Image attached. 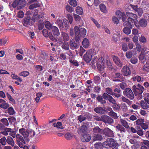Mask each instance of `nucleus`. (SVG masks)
<instances>
[{
	"label": "nucleus",
	"instance_id": "1",
	"mask_svg": "<svg viewBox=\"0 0 149 149\" xmlns=\"http://www.w3.org/2000/svg\"><path fill=\"white\" fill-rule=\"evenodd\" d=\"M75 35V40L77 42H78L80 39L81 37H83L86 34V29L83 28L80 29L77 26L74 28V30L72 28L71 29L70 31V36H73L74 33Z\"/></svg>",
	"mask_w": 149,
	"mask_h": 149
},
{
	"label": "nucleus",
	"instance_id": "2",
	"mask_svg": "<svg viewBox=\"0 0 149 149\" xmlns=\"http://www.w3.org/2000/svg\"><path fill=\"white\" fill-rule=\"evenodd\" d=\"M93 65H97L98 70L100 71H103L105 68V61L104 59L102 57L99 58H95L93 59L92 62Z\"/></svg>",
	"mask_w": 149,
	"mask_h": 149
},
{
	"label": "nucleus",
	"instance_id": "3",
	"mask_svg": "<svg viewBox=\"0 0 149 149\" xmlns=\"http://www.w3.org/2000/svg\"><path fill=\"white\" fill-rule=\"evenodd\" d=\"M139 60L145 61L149 60V50L146 47H144L142 49L141 52L139 56Z\"/></svg>",
	"mask_w": 149,
	"mask_h": 149
},
{
	"label": "nucleus",
	"instance_id": "4",
	"mask_svg": "<svg viewBox=\"0 0 149 149\" xmlns=\"http://www.w3.org/2000/svg\"><path fill=\"white\" fill-rule=\"evenodd\" d=\"M132 89L133 91L135 94H139V96L140 97V99L142 98V95L141 94L144 91V88L140 84H138L137 86L134 85L132 87Z\"/></svg>",
	"mask_w": 149,
	"mask_h": 149
},
{
	"label": "nucleus",
	"instance_id": "5",
	"mask_svg": "<svg viewBox=\"0 0 149 149\" xmlns=\"http://www.w3.org/2000/svg\"><path fill=\"white\" fill-rule=\"evenodd\" d=\"M96 54L95 51L94 49L88 50L84 56V60L87 63L91 61L92 56Z\"/></svg>",
	"mask_w": 149,
	"mask_h": 149
},
{
	"label": "nucleus",
	"instance_id": "6",
	"mask_svg": "<svg viewBox=\"0 0 149 149\" xmlns=\"http://www.w3.org/2000/svg\"><path fill=\"white\" fill-rule=\"evenodd\" d=\"M15 138L16 139L15 141L19 147L21 148H23L25 142L22 136L19 134H17Z\"/></svg>",
	"mask_w": 149,
	"mask_h": 149
},
{
	"label": "nucleus",
	"instance_id": "7",
	"mask_svg": "<svg viewBox=\"0 0 149 149\" xmlns=\"http://www.w3.org/2000/svg\"><path fill=\"white\" fill-rule=\"evenodd\" d=\"M123 94L125 96L131 100H133L134 98V94L131 89L130 88L125 89L123 92Z\"/></svg>",
	"mask_w": 149,
	"mask_h": 149
},
{
	"label": "nucleus",
	"instance_id": "8",
	"mask_svg": "<svg viewBox=\"0 0 149 149\" xmlns=\"http://www.w3.org/2000/svg\"><path fill=\"white\" fill-rule=\"evenodd\" d=\"M121 72L123 75L126 76L130 75L131 73L130 69L127 65L123 67L121 70Z\"/></svg>",
	"mask_w": 149,
	"mask_h": 149
},
{
	"label": "nucleus",
	"instance_id": "9",
	"mask_svg": "<svg viewBox=\"0 0 149 149\" xmlns=\"http://www.w3.org/2000/svg\"><path fill=\"white\" fill-rule=\"evenodd\" d=\"M128 17L127 20L129 22H130V24L133 23L134 20H136L137 19V16L135 14H133L131 13H126Z\"/></svg>",
	"mask_w": 149,
	"mask_h": 149
},
{
	"label": "nucleus",
	"instance_id": "10",
	"mask_svg": "<svg viewBox=\"0 0 149 149\" xmlns=\"http://www.w3.org/2000/svg\"><path fill=\"white\" fill-rule=\"evenodd\" d=\"M61 35L63 39L61 38L58 39V41L59 43H61L63 42V40L65 42L68 41L69 39L68 34L64 32H62L61 33Z\"/></svg>",
	"mask_w": 149,
	"mask_h": 149
},
{
	"label": "nucleus",
	"instance_id": "11",
	"mask_svg": "<svg viewBox=\"0 0 149 149\" xmlns=\"http://www.w3.org/2000/svg\"><path fill=\"white\" fill-rule=\"evenodd\" d=\"M42 33L45 37H49L51 40L54 41H56L57 40L56 39L53 37L51 33L48 32L46 29H44L42 31Z\"/></svg>",
	"mask_w": 149,
	"mask_h": 149
},
{
	"label": "nucleus",
	"instance_id": "12",
	"mask_svg": "<svg viewBox=\"0 0 149 149\" xmlns=\"http://www.w3.org/2000/svg\"><path fill=\"white\" fill-rule=\"evenodd\" d=\"M114 140L111 138H109L107 139V140L103 143L104 146L107 148L108 147H111L112 146Z\"/></svg>",
	"mask_w": 149,
	"mask_h": 149
},
{
	"label": "nucleus",
	"instance_id": "13",
	"mask_svg": "<svg viewBox=\"0 0 149 149\" xmlns=\"http://www.w3.org/2000/svg\"><path fill=\"white\" fill-rule=\"evenodd\" d=\"M113 60L115 63L118 67H121L123 65L119 58L117 56H113L112 57Z\"/></svg>",
	"mask_w": 149,
	"mask_h": 149
},
{
	"label": "nucleus",
	"instance_id": "14",
	"mask_svg": "<svg viewBox=\"0 0 149 149\" xmlns=\"http://www.w3.org/2000/svg\"><path fill=\"white\" fill-rule=\"evenodd\" d=\"M22 3V1L20 0H15L12 3V6L13 8H21L23 6L22 5H21Z\"/></svg>",
	"mask_w": 149,
	"mask_h": 149
},
{
	"label": "nucleus",
	"instance_id": "15",
	"mask_svg": "<svg viewBox=\"0 0 149 149\" xmlns=\"http://www.w3.org/2000/svg\"><path fill=\"white\" fill-rule=\"evenodd\" d=\"M102 121L105 123L111 124L113 122V119L108 116H102Z\"/></svg>",
	"mask_w": 149,
	"mask_h": 149
},
{
	"label": "nucleus",
	"instance_id": "16",
	"mask_svg": "<svg viewBox=\"0 0 149 149\" xmlns=\"http://www.w3.org/2000/svg\"><path fill=\"white\" fill-rule=\"evenodd\" d=\"M141 7L144 10H149V3L147 1L143 0L141 3Z\"/></svg>",
	"mask_w": 149,
	"mask_h": 149
},
{
	"label": "nucleus",
	"instance_id": "17",
	"mask_svg": "<svg viewBox=\"0 0 149 149\" xmlns=\"http://www.w3.org/2000/svg\"><path fill=\"white\" fill-rule=\"evenodd\" d=\"M87 130V127L86 125H83L81 126L78 130L79 134H83L86 133Z\"/></svg>",
	"mask_w": 149,
	"mask_h": 149
},
{
	"label": "nucleus",
	"instance_id": "18",
	"mask_svg": "<svg viewBox=\"0 0 149 149\" xmlns=\"http://www.w3.org/2000/svg\"><path fill=\"white\" fill-rule=\"evenodd\" d=\"M81 139L82 142H88L91 139V136L89 134L86 133L82 134Z\"/></svg>",
	"mask_w": 149,
	"mask_h": 149
},
{
	"label": "nucleus",
	"instance_id": "19",
	"mask_svg": "<svg viewBox=\"0 0 149 149\" xmlns=\"http://www.w3.org/2000/svg\"><path fill=\"white\" fill-rule=\"evenodd\" d=\"M103 133L106 135L109 136H113V132L112 131L108 128H106L103 130Z\"/></svg>",
	"mask_w": 149,
	"mask_h": 149
},
{
	"label": "nucleus",
	"instance_id": "20",
	"mask_svg": "<svg viewBox=\"0 0 149 149\" xmlns=\"http://www.w3.org/2000/svg\"><path fill=\"white\" fill-rule=\"evenodd\" d=\"M19 132L23 136L24 138H27L28 137V130H26L24 128H20L19 129Z\"/></svg>",
	"mask_w": 149,
	"mask_h": 149
},
{
	"label": "nucleus",
	"instance_id": "21",
	"mask_svg": "<svg viewBox=\"0 0 149 149\" xmlns=\"http://www.w3.org/2000/svg\"><path fill=\"white\" fill-rule=\"evenodd\" d=\"M6 142L8 145L11 146L13 147L14 146L15 142L13 138L10 136H8L7 137Z\"/></svg>",
	"mask_w": 149,
	"mask_h": 149
},
{
	"label": "nucleus",
	"instance_id": "22",
	"mask_svg": "<svg viewBox=\"0 0 149 149\" xmlns=\"http://www.w3.org/2000/svg\"><path fill=\"white\" fill-rule=\"evenodd\" d=\"M52 29L53 34L55 36H58L60 34V32L58 28L56 26H53Z\"/></svg>",
	"mask_w": 149,
	"mask_h": 149
},
{
	"label": "nucleus",
	"instance_id": "23",
	"mask_svg": "<svg viewBox=\"0 0 149 149\" xmlns=\"http://www.w3.org/2000/svg\"><path fill=\"white\" fill-rule=\"evenodd\" d=\"M70 43L71 48L72 49L77 48L79 47V45L78 43H75L73 40H70Z\"/></svg>",
	"mask_w": 149,
	"mask_h": 149
},
{
	"label": "nucleus",
	"instance_id": "24",
	"mask_svg": "<svg viewBox=\"0 0 149 149\" xmlns=\"http://www.w3.org/2000/svg\"><path fill=\"white\" fill-rule=\"evenodd\" d=\"M132 79L133 81H136L138 82H142L144 81L143 78L139 76L133 77L132 78Z\"/></svg>",
	"mask_w": 149,
	"mask_h": 149
},
{
	"label": "nucleus",
	"instance_id": "25",
	"mask_svg": "<svg viewBox=\"0 0 149 149\" xmlns=\"http://www.w3.org/2000/svg\"><path fill=\"white\" fill-rule=\"evenodd\" d=\"M94 111L97 113L103 114L104 113L105 111L102 107H96L94 109Z\"/></svg>",
	"mask_w": 149,
	"mask_h": 149
},
{
	"label": "nucleus",
	"instance_id": "26",
	"mask_svg": "<svg viewBox=\"0 0 149 149\" xmlns=\"http://www.w3.org/2000/svg\"><path fill=\"white\" fill-rule=\"evenodd\" d=\"M82 44L83 47L85 48H87L90 45L88 40L86 38H84L82 42Z\"/></svg>",
	"mask_w": 149,
	"mask_h": 149
},
{
	"label": "nucleus",
	"instance_id": "27",
	"mask_svg": "<svg viewBox=\"0 0 149 149\" xmlns=\"http://www.w3.org/2000/svg\"><path fill=\"white\" fill-rule=\"evenodd\" d=\"M120 122L122 125L126 128H129V126L128 123L124 119L121 118Z\"/></svg>",
	"mask_w": 149,
	"mask_h": 149
},
{
	"label": "nucleus",
	"instance_id": "28",
	"mask_svg": "<svg viewBox=\"0 0 149 149\" xmlns=\"http://www.w3.org/2000/svg\"><path fill=\"white\" fill-rule=\"evenodd\" d=\"M139 24L141 27H145L147 25V21L145 19H141L139 21Z\"/></svg>",
	"mask_w": 149,
	"mask_h": 149
},
{
	"label": "nucleus",
	"instance_id": "29",
	"mask_svg": "<svg viewBox=\"0 0 149 149\" xmlns=\"http://www.w3.org/2000/svg\"><path fill=\"white\" fill-rule=\"evenodd\" d=\"M30 18L29 17L27 16L25 17L23 20V24L25 26H27L29 23Z\"/></svg>",
	"mask_w": 149,
	"mask_h": 149
},
{
	"label": "nucleus",
	"instance_id": "30",
	"mask_svg": "<svg viewBox=\"0 0 149 149\" xmlns=\"http://www.w3.org/2000/svg\"><path fill=\"white\" fill-rule=\"evenodd\" d=\"M142 70L144 72H149V62H147L146 64L142 67Z\"/></svg>",
	"mask_w": 149,
	"mask_h": 149
},
{
	"label": "nucleus",
	"instance_id": "31",
	"mask_svg": "<svg viewBox=\"0 0 149 149\" xmlns=\"http://www.w3.org/2000/svg\"><path fill=\"white\" fill-rule=\"evenodd\" d=\"M122 18L123 21L124 22V23L123 24V26H129V25L130 24V22H129V21H128V22L126 21L127 17L125 14H124V16H123Z\"/></svg>",
	"mask_w": 149,
	"mask_h": 149
},
{
	"label": "nucleus",
	"instance_id": "32",
	"mask_svg": "<svg viewBox=\"0 0 149 149\" xmlns=\"http://www.w3.org/2000/svg\"><path fill=\"white\" fill-rule=\"evenodd\" d=\"M55 24H57L60 28H62L63 27V23L62 21L59 18H58L57 19L55 22Z\"/></svg>",
	"mask_w": 149,
	"mask_h": 149
},
{
	"label": "nucleus",
	"instance_id": "33",
	"mask_svg": "<svg viewBox=\"0 0 149 149\" xmlns=\"http://www.w3.org/2000/svg\"><path fill=\"white\" fill-rule=\"evenodd\" d=\"M125 13L121 11L118 10L116 12V15L117 17L119 18H121L124 15Z\"/></svg>",
	"mask_w": 149,
	"mask_h": 149
},
{
	"label": "nucleus",
	"instance_id": "34",
	"mask_svg": "<svg viewBox=\"0 0 149 149\" xmlns=\"http://www.w3.org/2000/svg\"><path fill=\"white\" fill-rule=\"evenodd\" d=\"M100 10L103 13H106L107 10L106 6L103 4H101L100 5Z\"/></svg>",
	"mask_w": 149,
	"mask_h": 149
},
{
	"label": "nucleus",
	"instance_id": "35",
	"mask_svg": "<svg viewBox=\"0 0 149 149\" xmlns=\"http://www.w3.org/2000/svg\"><path fill=\"white\" fill-rule=\"evenodd\" d=\"M77 14L80 15H81L83 13V9L80 6L77 7L75 9Z\"/></svg>",
	"mask_w": 149,
	"mask_h": 149
},
{
	"label": "nucleus",
	"instance_id": "36",
	"mask_svg": "<svg viewBox=\"0 0 149 149\" xmlns=\"http://www.w3.org/2000/svg\"><path fill=\"white\" fill-rule=\"evenodd\" d=\"M102 139V137L100 134H94L93 136V140L94 141L101 140Z\"/></svg>",
	"mask_w": 149,
	"mask_h": 149
},
{
	"label": "nucleus",
	"instance_id": "37",
	"mask_svg": "<svg viewBox=\"0 0 149 149\" xmlns=\"http://www.w3.org/2000/svg\"><path fill=\"white\" fill-rule=\"evenodd\" d=\"M45 27L49 29H52L53 27L52 24L49 21H46L45 22Z\"/></svg>",
	"mask_w": 149,
	"mask_h": 149
},
{
	"label": "nucleus",
	"instance_id": "38",
	"mask_svg": "<svg viewBox=\"0 0 149 149\" xmlns=\"http://www.w3.org/2000/svg\"><path fill=\"white\" fill-rule=\"evenodd\" d=\"M140 103L141 106L143 109H146L148 108V105L146 102L143 100H141Z\"/></svg>",
	"mask_w": 149,
	"mask_h": 149
},
{
	"label": "nucleus",
	"instance_id": "39",
	"mask_svg": "<svg viewBox=\"0 0 149 149\" xmlns=\"http://www.w3.org/2000/svg\"><path fill=\"white\" fill-rule=\"evenodd\" d=\"M12 129L10 128H6L4 131L1 132V134L5 136H7L10 133Z\"/></svg>",
	"mask_w": 149,
	"mask_h": 149
},
{
	"label": "nucleus",
	"instance_id": "40",
	"mask_svg": "<svg viewBox=\"0 0 149 149\" xmlns=\"http://www.w3.org/2000/svg\"><path fill=\"white\" fill-rule=\"evenodd\" d=\"M120 99H121L123 102L126 103L129 105H130L132 104L131 101L123 96H122Z\"/></svg>",
	"mask_w": 149,
	"mask_h": 149
},
{
	"label": "nucleus",
	"instance_id": "41",
	"mask_svg": "<svg viewBox=\"0 0 149 149\" xmlns=\"http://www.w3.org/2000/svg\"><path fill=\"white\" fill-rule=\"evenodd\" d=\"M93 131L95 133H103V130L100 129L98 126L94 127L93 129Z\"/></svg>",
	"mask_w": 149,
	"mask_h": 149
},
{
	"label": "nucleus",
	"instance_id": "42",
	"mask_svg": "<svg viewBox=\"0 0 149 149\" xmlns=\"http://www.w3.org/2000/svg\"><path fill=\"white\" fill-rule=\"evenodd\" d=\"M120 37V35L119 33H118L117 34H114L113 35L112 39L115 42L117 41L118 39Z\"/></svg>",
	"mask_w": 149,
	"mask_h": 149
},
{
	"label": "nucleus",
	"instance_id": "43",
	"mask_svg": "<svg viewBox=\"0 0 149 149\" xmlns=\"http://www.w3.org/2000/svg\"><path fill=\"white\" fill-rule=\"evenodd\" d=\"M103 145L100 143H97L94 145L95 148L96 149H103Z\"/></svg>",
	"mask_w": 149,
	"mask_h": 149
},
{
	"label": "nucleus",
	"instance_id": "44",
	"mask_svg": "<svg viewBox=\"0 0 149 149\" xmlns=\"http://www.w3.org/2000/svg\"><path fill=\"white\" fill-rule=\"evenodd\" d=\"M144 122V120L142 118L138 119L135 121L137 125H139L141 126L143 123Z\"/></svg>",
	"mask_w": 149,
	"mask_h": 149
},
{
	"label": "nucleus",
	"instance_id": "45",
	"mask_svg": "<svg viewBox=\"0 0 149 149\" xmlns=\"http://www.w3.org/2000/svg\"><path fill=\"white\" fill-rule=\"evenodd\" d=\"M123 31L124 33L127 35L130 34L131 32L130 29L127 27H124L123 29Z\"/></svg>",
	"mask_w": 149,
	"mask_h": 149
},
{
	"label": "nucleus",
	"instance_id": "46",
	"mask_svg": "<svg viewBox=\"0 0 149 149\" xmlns=\"http://www.w3.org/2000/svg\"><path fill=\"white\" fill-rule=\"evenodd\" d=\"M40 6L39 4L37 3L36 2L30 5L29 7V8L30 9H33L35 8L39 7Z\"/></svg>",
	"mask_w": 149,
	"mask_h": 149
},
{
	"label": "nucleus",
	"instance_id": "47",
	"mask_svg": "<svg viewBox=\"0 0 149 149\" xmlns=\"http://www.w3.org/2000/svg\"><path fill=\"white\" fill-rule=\"evenodd\" d=\"M62 123L60 122H57V123H55L53 124V126L55 127H56L58 128H61L63 129V127L61 126Z\"/></svg>",
	"mask_w": 149,
	"mask_h": 149
},
{
	"label": "nucleus",
	"instance_id": "48",
	"mask_svg": "<svg viewBox=\"0 0 149 149\" xmlns=\"http://www.w3.org/2000/svg\"><path fill=\"white\" fill-rule=\"evenodd\" d=\"M69 3L73 7H75L77 5V2L75 0H69Z\"/></svg>",
	"mask_w": 149,
	"mask_h": 149
},
{
	"label": "nucleus",
	"instance_id": "49",
	"mask_svg": "<svg viewBox=\"0 0 149 149\" xmlns=\"http://www.w3.org/2000/svg\"><path fill=\"white\" fill-rule=\"evenodd\" d=\"M91 20L95 24L96 27L97 28H100L101 27L100 25L98 23L97 21L93 17H91Z\"/></svg>",
	"mask_w": 149,
	"mask_h": 149
},
{
	"label": "nucleus",
	"instance_id": "50",
	"mask_svg": "<svg viewBox=\"0 0 149 149\" xmlns=\"http://www.w3.org/2000/svg\"><path fill=\"white\" fill-rule=\"evenodd\" d=\"M9 107V104L6 103V101H5L4 102H3L2 104H0V107L4 109H6L8 108Z\"/></svg>",
	"mask_w": 149,
	"mask_h": 149
},
{
	"label": "nucleus",
	"instance_id": "51",
	"mask_svg": "<svg viewBox=\"0 0 149 149\" xmlns=\"http://www.w3.org/2000/svg\"><path fill=\"white\" fill-rule=\"evenodd\" d=\"M11 77L13 79H16L20 82L22 81V79L21 78L15 74H12Z\"/></svg>",
	"mask_w": 149,
	"mask_h": 149
},
{
	"label": "nucleus",
	"instance_id": "52",
	"mask_svg": "<svg viewBox=\"0 0 149 149\" xmlns=\"http://www.w3.org/2000/svg\"><path fill=\"white\" fill-rule=\"evenodd\" d=\"M73 137L72 134L70 133H67L65 135V137L68 140L71 139Z\"/></svg>",
	"mask_w": 149,
	"mask_h": 149
},
{
	"label": "nucleus",
	"instance_id": "53",
	"mask_svg": "<svg viewBox=\"0 0 149 149\" xmlns=\"http://www.w3.org/2000/svg\"><path fill=\"white\" fill-rule=\"evenodd\" d=\"M62 48L64 49L68 50L69 49V45L68 43L64 42L63 44Z\"/></svg>",
	"mask_w": 149,
	"mask_h": 149
},
{
	"label": "nucleus",
	"instance_id": "54",
	"mask_svg": "<svg viewBox=\"0 0 149 149\" xmlns=\"http://www.w3.org/2000/svg\"><path fill=\"white\" fill-rule=\"evenodd\" d=\"M6 138L5 137H3L0 139V143L2 146L6 145Z\"/></svg>",
	"mask_w": 149,
	"mask_h": 149
},
{
	"label": "nucleus",
	"instance_id": "55",
	"mask_svg": "<svg viewBox=\"0 0 149 149\" xmlns=\"http://www.w3.org/2000/svg\"><path fill=\"white\" fill-rule=\"evenodd\" d=\"M132 52L131 51H127L126 54V56L128 58H131L132 56Z\"/></svg>",
	"mask_w": 149,
	"mask_h": 149
},
{
	"label": "nucleus",
	"instance_id": "56",
	"mask_svg": "<svg viewBox=\"0 0 149 149\" xmlns=\"http://www.w3.org/2000/svg\"><path fill=\"white\" fill-rule=\"evenodd\" d=\"M29 72L28 71H24L22 72L19 74V75L24 77H26L29 74Z\"/></svg>",
	"mask_w": 149,
	"mask_h": 149
},
{
	"label": "nucleus",
	"instance_id": "57",
	"mask_svg": "<svg viewBox=\"0 0 149 149\" xmlns=\"http://www.w3.org/2000/svg\"><path fill=\"white\" fill-rule=\"evenodd\" d=\"M8 112L10 115H13L15 113V111L13 107H11L9 108L8 109Z\"/></svg>",
	"mask_w": 149,
	"mask_h": 149
},
{
	"label": "nucleus",
	"instance_id": "58",
	"mask_svg": "<svg viewBox=\"0 0 149 149\" xmlns=\"http://www.w3.org/2000/svg\"><path fill=\"white\" fill-rule=\"evenodd\" d=\"M73 16L74 19L76 21L79 22L80 21L81 17L80 16L75 13L73 14Z\"/></svg>",
	"mask_w": 149,
	"mask_h": 149
},
{
	"label": "nucleus",
	"instance_id": "59",
	"mask_svg": "<svg viewBox=\"0 0 149 149\" xmlns=\"http://www.w3.org/2000/svg\"><path fill=\"white\" fill-rule=\"evenodd\" d=\"M108 114L109 116L113 117L114 118H118L116 113L112 111L109 112Z\"/></svg>",
	"mask_w": 149,
	"mask_h": 149
},
{
	"label": "nucleus",
	"instance_id": "60",
	"mask_svg": "<svg viewBox=\"0 0 149 149\" xmlns=\"http://www.w3.org/2000/svg\"><path fill=\"white\" fill-rule=\"evenodd\" d=\"M28 136H34L35 134V132L31 129L28 130Z\"/></svg>",
	"mask_w": 149,
	"mask_h": 149
},
{
	"label": "nucleus",
	"instance_id": "61",
	"mask_svg": "<svg viewBox=\"0 0 149 149\" xmlns=\"http://www.w3.org/2000/svg\"><path fill=\"white\" fill-rule=\"evenodd\" d=\"M112 20L114 24H117L119 23V20L117 17L115 16H113L112 17Z\"/></svg>",
	"mask_w": 149,
	"mask_h": 149
},
{
	"label": "nucleus",
	"instance_id": "62",
	"mask_svg": "<svg viewBox=\"0 0 149 149\" xmlns=\"http://www.w3.org/2000/svg\"><path fill=\"white\" fill-rule=\"evenodd\" d=\"M78 119L80 122H81L86 119V117L85 115H81L78 116Z\"/></svg>",
	"mask_w": 149,
	"mask_h": 149
},
{
	"label": "nucleus",
	"instance_id": "63",
	"mask_svg": "<svg viewBox=\"0 0 149 149\" xmlns=\"http://www.w3.org/2000/svg\"><path fill=\"white\" fill-rule=\"evenodd\" d=\"M106 92L112 95H113V92L111 88H107L106 89Z\"/></svg>",
	"mask_w": 149,
	"mask_h": 149
},
{
	"label": "nucleus",
	"instance_id": "64",
	"mask_svg": "<svg viewBox=\"0 0 149 149\" xmlns=\"http://www.w3.org/2000/svg\"><path fill=\"white\" fill-rule=\"evenodd\" d=\"M149 124L147 123H143L142 124L141 127L144 130H146L148 128Z\"/></svg>",
	"mask_w": 149,
	"mask_h": 149
}]
</instances>
